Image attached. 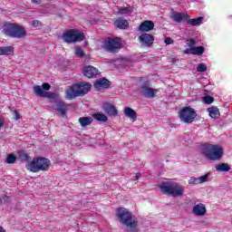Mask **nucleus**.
<instances>
[{
  "mask_svg": "<svg viewBox=\"0 0 232 232\" xmlns=\"http://www.w3.org/2000/svg\"><path fill=\"white\" fill-rule=\"evenodd\" d=\"M117 217L120 224L126 226L129 231L137 229V221L133 218V215L125 208H117Z\"/></svg>",
  "mask_w": 232,
  "mask_h": 232,
  "instance_id": "obj_1",
  "label": "nucleus"
},
{
  "mask_svg": "<svg viewBox=\"0 0 232 232\" xmlns=\"http://www.w3.org/2000/svg\"><path fill=\"white\" fill-rule=\"evenodd\" d=\"M92 89V85L88 82L75 83L66 91V99L72 101L75 97H84Z\"/></svg>",
  "mask_w": 232,
  "mask_h": 232,
  "instance_id": "obj_2",
  "label": "nucleus"
},
{
  "mask_svg": "<svg viewBox=\"0 0 232 232\" xmlns=\"http://www.w3.org/2000/svg\"><path fill=\"white\" fill-rule=\"evenodd\" d=\"M201 153L208 160H220L224 155V149L218 145L204 144L201 147Z\"/></svg>",
  "mask_w": 232,
  "mask_h": 232,
  "instance_id": "obj_3",
  "label": "nucleus"
},
{
  "mask_svg": "<svg viewBox=\"0 0 232 232\" xmlns=\"http://www.w3.org/2000/svg\"><path fill=\"white\" fill-rule=\"evenodd\" d=\"M159 188L164 195H171V197H182L184 195V187L176 182L166 181L161 183Z\"/></svg>",
  "mask_w": 232,
  "mask_h": 232,
  "instance_id": "obj_4",
  "label": "nucleus"
},
{
  "mask_svg": "<svg viewBox=\"0 0 232 232\" xmlns=\"http://www.w3.org/2000/svg\"><path fill=\"white\" fill-rule=\"evenodd\" d=\"M25 168L33 173L48 171L50 169V160L46 158H34L32 161L26 164Z\"/></svg>",
  "mask_w": 232,
  "mask_h": 232,
  "instance_id": "obj_5",
  "label": "nucleus"
},
{
  "mask_svg": "<svg viewBox=\"0 0 232 232\" xmlns=\"http://www.w3.org/2000/svg\"><path fill=\"white\" fill-rule=\"evenodd\" d=\"M3 32L7 37H11L12 39H23L26 35L24 27L16 24H4Z\"/></svg>",
  "mask_w": 232,
  "mask_h": 232,
  "instance_id": "obj_6",
  "label": "nucleus"
},
{
  "mask_svg": "<svg viewBox=\"0 0 232 232\" xmlns=\"http://www.w3.org/2000/svg\"><path fill=\"white\" fill-rule=\"evenodd\" d=\"M102 49L110 53H117L121 50V38H107L103 42Z\"/></svg>",
  "mask_w": 232,
  "mask_h": 232,
  "instance_id": "obj_7",
  "label": "nucleus"
},
{
  "mask_svg": "<svg viewBox=\"0 0 232 232\" xmlns=\"http://www.w3.org/2000/svg\"><path fill=\"white\" fill-rule=\"evenodd\" d=\"M179 119L181 122L185 124H191V122H194L195 119H197V112H195V110L191 107H185L181 109L179 112Z\"/></svg>",
  "mask_w": 232,
  "mask_h": 232,
  "instance_id": "obj_8",
  "label": "nucleus"
},
{
  "mask_svg": "<svg viewBox=\"0 0 232 232\" xmlns=\"http://www.w3.org/2000/svg\"><path fill=\"white\" fill-rule=\"evenodd\" d=\"M63 39L65 43H81L84 41V34L77 30H70L63 34Z\"/></svg>",
  "mask_w": 232,
  "mask_h": 232,
  "instance_id": "obj_9",
  "label": "nucleus"
},
{
  "mask_svg": "<svg viewBox=\"0 0 232 232\" xmlns=\"http://www.w3.org/2000/svg\"><path fill=\"white\" fill-rule=\"evenodd\" d=\"M159 92V90L152 89L151 87L143 84L140 88V93L142 97H146V99H154L155 95Z\"/></svg>",
  "mask_w": 232,
  "mask_h": 232,
  "instance_id": "obj_10",
  "label": "nucleus"
},
{
  "mask_svg": "<svg viewBox=\"0 0 232 232\" xmlns=\"http://www.w3.org/2000/svg\"><path fill=\"white\" fill-rule=\"evenodd\" d=\"M139 41L141 46L150 47L151 46V44H153V41H155V38L150 34H143L139 36Z\"/></svg>",
  "mask_w": 232,
  "mask_h": 232,
  "instance_id": "obj_11",
  "label": "nucleus"
},
{
  "mask_svg": "<svg viewBox=\"0 0 232 232\" xmlns=\"http://www.w3.org/2000/svg\"><path fill=\"white\" fill-rule=\"evenodd\" d=\"M101 72H99V69L89 65L83 69V75L85 77H88V79H92L93 77H97Z\"/></svg>",
  "mask_w": 232,
  "mask_h": 232,
  "instance_id": "obj_12",
  "label": "nucleus"
},
{
  "mask_svg": "<svg viewBox=\"0 0 232 232\" xmlns=\"http://www.w3.org/2000/svg\"><path fill=\"white\" fill-rule=\"evenodd\" d=\"M170 19H172L174 23H182V21H188V19H189V14L186 13H173Z\"/></svg>",
  "mask_w": 232,
  "mask_h": 232,
  "instance_id": "obj_13",
  "label": "nucleus"
},
{
  "mask_svg": "<svg viewBox=\"0 0 232 232\" xmlns=\"http://www.w3.org/2000/svg\"><path fill=\"white\" fill-rule=\"evenodd\" d=\"M192 213L196 215L197 217H204L206 215V206L204 204L199 203L193 207Z\"/></svg>",
  "mask_w": 232,
  "mask_h": 232,
  "instance_id": "obj_14",
  "label": "nucleus"
},
{
  "mask_svg": "<svg viewBox=\"0 0 232 232\" xmlns=\"http://www.w3.org/2000/svg\"><path fill=\"white\" fill-rule=\"evenodd\" d=\"M155 28V24L152 21L146 20L139 26V32H151Z\"/></svg>",
  "mask_w": 232,
  "mask_h": 232,
  "instance_id": "obj_15",
  "label": "nucleus"
},
{
  "mask_svg": "<svg viewBox=\"0 0 232 232\" xmlns=\"http://www.w3.org/2000/svg\"><path fill=\"white\" fill-rule=\"evenodd\" d=\"M103 110L105 113L109 114L111 117H117V115H119V111H117V108H115L113 104L105 103L103 105Z\"/></svg>",
  "mask_w": 232,
  "mask_h": 232,
  "instance_id": "obj_16",
  "label": "nucleus"
},
{
  "mask_svg": "<svg viewBox=\"0 0 232 232\" xmlns=\"http://www.w3.org/2000/svg\"><path fill=\"white\" fill-rule=\"evenodd\" d=\"M55 110L61 113L62 117H64L66 115V111H68V104L63 102H58L55 105Z\"/></svg>",
  "mask_w": 232,
  "mask_h": 232,
  "instance_id": "obj_17",
  "label": "nucleus"
},
{
  "mask_svg": "<svg viewBox=\"0 0 232 232\" xmlns=\"http://www.w3.org/2000/svg\"><path fill=\"white\" fill-rule=\"evenodd\" d=\"M114 26L120 28V30H127L130 26V24L125 19H118L114 22Z\"/></svg>",
  "mask_w": 232,
  "mask_h": 232,
  "instance_id": "obj_18",
  "label": "nucleus"
},
{
  "mask_svg": "<svg viewBox=\"0 0 232 232\" xmlns=\"http://www.w3.org/2000/svg\"><path fill=\"white\" fill-rule=\"evenodd\" d=\"M109 81L106 78L100 79L94 82V88L98 91L108 88Z\"/></svg>",
  "mask_w": 232,
  "mask_h": 232,
  "instance_id": "obj_19",
  "label": "nucleus"
},
{
  "mask_svg": "<svg viewBox=\"0 0 232 232\" xmlns=\"http://www.w3.org/2000/svg\"><path fill=\"white\" fill-rule=\"evenodd\" d=\"M124 114L126 115V117H129V119H131L133 122L137 121V112L133 109L130 107H125Z\"/></svg>",
  "mask_w": 232,
  "mask_h": 232,
  "instance_id": "obj_20",
  "label": "nucleus"
},
{
  "mask_svg": "<svg viewBox=\"0 0 232 232\" xmlns=\"http://www.w3.org/2000/svg\"><path fill=\"white\" fill-rule=\"evenodd\" d=\"M78 121L82 128H86V126H90L93 122V119L92 117H81Z\"/></svg>",
  "mask_w": 232,
  "mask_h": 232,
  "instance_id": "obj_21",
  "label": "nucleus"
},
{
  "mask_svg": "<svg viewBox=\"0 0 232 232\" xmlns=\"http://www.w3.org/2000/svg\"><path fill=\"white\" fill-rule=\"evenodd\" d=\"M230 170H231V166H229V164H227V163H219V164L216 165V171L226 173Z\"/></svg>",
  "mask_w": 232,
  "mask_h": 232,
  "instance_id": "obj_22",
  "label": "nucleus"
},
{
  "mask_svg": "<svg viewBox=\"0 0 232 232\" xmlns=\"http://www.w3.org/2000/svg\"><path fill=\"white\" fill-rule=\"evenodd\" d=\"M202 21H204V17H198V18H192V19H188L187 23L188 24H190L191 26H200L202 24Z\"/></svg>",
  "mask_w": 232,
  "mask_h": 232,
  "instance_id": "obj_23",
  "label": "nucleus"
},
{
  "mask_svg": "<svg viewBox=\"0 0 232 232\" xmlns=\"http://www.w3.org/2000/svg\"><path fill=\"white\" fill-rule=\"evenodd\" d=\"M208 111L211 119H218L220 117V111L217 107L208 108Z\"/></svg>",
  "mask_w": 232,
  "mask_h": 232,
  "instance_id": "obj_24",
  "label": "nucleus"
},
{
  "mask_svg": "<svg viewBox=\"0 0 232 232\" xmlns=\"http://www.w3.org/2000/svg\"><path fill=\"white\" fill-rule=\"evenodd\" d=\"M13 54H14V47L12 46L0 47V55H13Z\"/></svg>",
  "mask_w": 232,
  "mask_h": 232,
  "instance_id": "obj_25",
  "label": "nucleus"
},
{
  "mask_svg": "<svg viewBox=\"0 0 232 232\" xmlns=\"http://www.w3.org/2000/svg\"><path fill=\"white\" fill-rule=\"evenodd\" d=\"M206 52L204 46L192 47V55H202Z\"/></svg>",
  "mask_w": 232,
  "mask_h": 232,
  "instance_id": "obj_26",
  "label": "nucleus"
},
{
  "mask_svg": "<svg viewBox=\"0 0 232 232\" xmlns=\"http://www.w3.org/2000/svg\"><path fill=\"white\" fill-rule=\"evenodd\" d=\"M93 119H95V121H100L101 122H106V121H108V116L104 113H95L93 114Z\"/></svg>",
  "mask_w": 232,
  "mask_h": 232,
  "instance_id": "obj_27",
  "label": "nucleus"
},
{
  "mask_svg": "<svg viewBox=\"0 0 232 232\" xmlns=\"http://www.w3.org/2000/svg\"><path fill=\"white\" fill-rule=\"evenodd\" d=\"M34 92L35 93V95H38V97H44V93L46 92L43 91V88H41V86L39 85H35L34 87Z\"/></svg>",
  "mask_w": 232,
  "mask_h": 232,
  "instance_id": "obj_28",
  "label": "nucleus"
},
{
  "mask_svg": "<svg viewBox=\"0 0 232 232\" xmlns=\"http://www.w3.org/2000/svg\"><path fill=\"white\" fill-rule=\"evenodd\" d=\"M19 160H23L24 162H28L30 160V156H28L24 151L18 152Z\"/></svg>",
  "mask_w": 232,
  "mask_h": 232,
  "instance_id": "obj_29",
  "label": "nucleus"
},
{
  "mask_svg": "<svg viewBox=\"0 0 232 232\" xmlns=\"http://www.w3.org/2000/svg\"><path fill=\"white\" fill-rule=\"evenodd\" d=\"M131 7H123L119 9V14L121 15H129L130 14H131Z\"/></svg>",
  "mask_w": 232,
  "mask_h": 232,
  "instance_id": "obj_30",
  "label": "nucleus"
},
{
  "mask_svg": "<svg viewBox=\"0 0 232 232\" xmlns=\"http://www.w3.org/2000/svg\"><path fill=\"white\" fill-rule=\"evenodd\" d=\"M15 160H17L15 154H10L6 159L7 164H15Z\"/></svg>",
  "mask_w": 232,
  "mask_h": 232,
  "instance_id": "obj_31",
  "label": "nucleus"
},
{
  "mask_svg": "<svg viewBox=\"0 0 232 232\" xmlns=\"http://www.w3.org/2000/svg\"><path fill=\"white\" fill-rule=\"evenodd\" d=\"M188 184H190L191 186H197L198 184H200V181L198 178L191 177L188 180Z\"/></svg>",
  "mask_w": 232,
  "mask_h": 232,
  "instance_id": "obj_32",
  "label": "nucleus"
},
{
  "mask_svg": "<svg viewBox=\"0 0 232 232\" xmlns=\"http://www.w3.org/2000/svg\"><path fill=\"white\" fill-rule=\"evenodd\" d=\"M199 184H204V182L209 181V174H205L204 176L198 177Z\"/></svg>",
  "mask_w": 232,
  "mask_h": 232,
  "instance_id": "obj_33",
  "label": "nucleus"
},
{
  "mask_svg": "<svg viewBox=\"0 0 232 232\" xmlns=\"http://www.w3.org/2000/svg\"><path fill=\"white\" fill-rule=\"evenodd\" d=\"M208 71V66L204 63H199L197 67V72H204Z\"/></svg>",
  "mask_w": 232,
  "mask_h": 232,
  "instance_id": "obj_34",
  "label": "nucleus"
},
{
  "mask_svg": "<svg viewBox=\"0 0 232 232\" xmlns=\"http://www.w3.org/2000/svg\"><path fill=\"white\" fill-rule=\"evenodd\" d=\"M215 101V99L211 96H205L203 98V102L205 104H213V102Z\"/></svg>",
  "mask_w": 232,
  "mask_h": 232,
  "instance_id": "obj_35",
  "label": "nucleus"
},
{
  "mask_svg": "<svg viewBox=\"0 0 232 232\" xmlns=\"http://www.w3.org/2000/svg\"><path fill=\"white\" fill-rule=\"evenodd\" d=\"M75 53L78 55V57H82L84 55V52H82L81 47H76Z\"/></svg>",
  "mask_w": 232,
  "mask_h": 232,
  "instance_id": "obj_36",
  "label": "nucleus"
},
{
  "mask_svg": "<svg viewBox=\"0 0 232 232\" xmlns=\"http://www.w3.org/2000/svg\"><path fill=\"white\" fill-rule=\"evenodd\" d=\"M32 26H34V28H39V26H42V24L39 20H33Z\"/></svg>",
  "mask_w": 232,
  "mask_h": 232,
  "instance_id": "obj_37",
  "label": "nucleus"
},
{
  "mask_svg": "<svg viewBox=\"0 0 232 232\" xmlns=\"http://www.w3.org/2000/svg\"><path fill=\"white\" fill-rule=\"evenodd\" d=\"M197 44V42L195 41V39H190L188 43V46L189 48H195L194 46Z\"/></svg>",
  "mask_w": 232,
  "mask_h": 232,
  "instance_id": "obj_38",
  "label": "nucleus"
},
{
  "mask_svg": "<svg viewBox=\"0 0 232 232\" xmlns=\"http://www.w3.org/2000/svg\"><path fill=\"white\" fill-rule=\"evenodd\" d=\"M44 97H47L48 99H55V94L52 92H44Z\"/></svg>",
  "mask_w": 232,
  "mask_h": 232,
  "instance_id": "obj_39",
  "label": "nucleus"
},
{
  "mask_svg": "<svg viewBox=\"0 0 232 232\" xmlns=\"http://www.w3.org/2000/svg\"><path fill=\"white\" fill-rule=\"evenodd\" d=\"M173 43H175V41H173V39H171L169 37L165 38V44H173Z\"/></svg>",
  "mask_w": 232,
  "mask_h": 232,
  "instance_id": "obj_40",
  "label": "nucleus"
},
{
  "mask_svg": "<svg viewBox=\"0 0 232 232\" xmlns=\"http://www.w3.org/2000/svg\"><path fill=\"white\" fill-rule=\"evenodd\" d=\"M184 53H185L186 55H188V54H189V53H191V55H193V47H190L189 49H186V50L184 51Z\"/></svg>",
  "mask_w": 232,
  "mask_h": 232,
  "instance_id": "obj_41",
  "label": "nucleus"
},
{
  "mask_svg": "<svg viewBox=\"0 0 232 232\" xmlns=\"http://www.w3.org/2000/svg\"><path fill=\"white\" fill-rule=\"evenodd\" d=\"M42 88L43 90H50L51 86L49 83H43Z\"/></svg>",
  "mask_w": 232,
  "mask_h": 232,
  "instance_id": "obj_42",
  "label": "nucleus"
},
{
  "mask_svg": "<svg viewBox=\"0 0 232 232\" xmlns=\"http://www.w3.org/2000/svg\"><path fill=\"white\" fill-rule=\"evenodd\" d=\"M19 118H20L19 112L17 111H14V119L16 121H19Z\"/></svg>",
  "mask_w": 232,
  "mask_h": 232,
  "instance_id": "obj_43",
  "label": "nucleus"
},
{
  "mask_svg": "<svg viewBox=\"0 0 232 232\" xmlns=\"http://www.w3.org/2000/svg\"><path fill=\"white\" fill-rule=\"evenodd\" d=\"M32 3H34V5H41V0H32Z\"/></svg>",
  "mask_w": 232,
  "mask_h": 232,
  "instance_id": "obj_44",
  "label": "nucleus"
},
{
  "mask_svg": "<svg viewBox=\"0 0 232 232\" xmlns=\"http://www.w3.org/2000/svg\"><path fill=\"white\" fill-rule=\"evenodd\" d=\"M140 178V174H137L135 180H139Z\"/></svg>",
  "mask_w": 232,
  "mask_h": 232,
  "instance_id": "obj_45",
  "label": "nucleus"
},
{
  "mask_svg": "<svg viewBox=\"0 0 232 232\" xmlns=\"http://www.w3.org/2000/svg\"><path fill=\"white\" fill-rule=\"evenodd\" d=\"M0 232H6L3 227H0Z\"/></svg>",
  "mask_w": 232,
  "mask_h": 232,
  "instance_id": "obj_46",
  "label": "nucleus"
},
{
  "mask_svg": "<svg viewBox=\"0 0 232 232\" xmlns=\"http://www.w3.org/2000/svg\"><path fill=\"white\" fill-rule=\"evenodd\" d=\"M3 125H4V123H3L2 121L0 120V129L2 128Z\"/></svg>",
  "mask_w": 232,
  "mask_h": 232,
  "instance_id": "obj_47",
  "label": "nucleus"
}]
</instances>
